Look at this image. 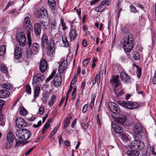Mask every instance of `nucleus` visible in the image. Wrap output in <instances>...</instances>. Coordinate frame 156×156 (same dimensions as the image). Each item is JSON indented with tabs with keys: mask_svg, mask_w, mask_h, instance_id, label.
<instances>
[{
	"mask_svg": "<svg viewBox=\"0 0 156 156\" xmlns=\"http://www.w3.org/2000/svg\"><path fill=\"white\" fill-rule=\"evenodd\" d=\"M16 134L17 138H16V144L23 143L24 141L29 139L31 135L30 132L25 129L22 130L17 129Z\"/></svg>",
	"mask_w": 156,
	"mask_h": 156,
	"instance_id": "obj_1",
	"label": "nucleus"
},
{
	"mask_svg": "<svg viewBox=\"0 0 156 156\" xmlns=\"http://www.w3.org/2000/svg\"><path fill=\"white\" fill-rule=\"evenodd\" d=\"M124 40L123 43V46L124 49L126 52H130L133 46V44L132 42L133 38L131 37L128 35L126 37Z\"/></svg>",
	"mask_w": 156,
	"mask_h": 156,
	"instance_id": "obj_2",
	"label": "nucleus"
},
{
	"mask_svg": "<svg viewBox=\"0 0 156 156\" xmlns=\"http://www.w3.org/2000/svg\"><path fill=\"white\" fill-rule=\"evenodd\" d=\"M118 103L119 105L129 109H135L139 106L138 104L136 102L119 101Z\"/></svg>",
	"mask_w": 156,
	"mask_h": 156,
	"instance_id": "obj_3",
	"label": "nucleus"
},
{
	"mask_svg": "<svg viewBox=\"0 0 156 156\" xmlns=\"http://www.w3.org/2000/svg\"><path fill=\"white\" fill-rule=\"evenodd\" d=\"M39 46L37 43H34L32 47L28 50L27 51V55L29 57H31L35 54H37L39 51Z\"/></svg>",
	"mask_w": 156,
	"mask_h": 156,
	"instance_id": "obj_4",
	"label": "nucleus"
},
{
	"mask_svg": "<svg viewBox=\"0 0 156 156\" xmlns=\"http://www.w3.org/2000/svg\"><path fill=\"white\" fill-rule=\"evenodd\" d=\"M131 146L133 148L135 149L141 150L144 148V143L140 140H135L131 143Z\"/></svg>",
	"mask_w": 156,
	"mask_h": 156,
	"instance_id": "obj_5",
	"label": "nucleus"
},
{
	"mask_svg": "<svg viewBox=\"0 0 156 156\" xmlns=\"http://www.w3.org/2000/svg\"><path fill=\"white\" fill-rule=\"evenodd\" d=\"M45 77L43 75L39 73L35 74L33 77L32 81V84L35 85L41 83L44 80Z\"/></svg>",
	"mask_w": 156,
	"mask_h": 156,
	"instance_id": "obj_6",
	"label": "nucleus"
},
{
	"mask_svg": "<svg viewBox=\"0 0 156 156\" xmlns=\"http://www.w3.org/2000/svg\"><path fill=\"white\" fill-rule=\"evenodd\" d=\"M108 106L110 110L114 114H118L120 112L119 107L117 105L113 102H109L108 104Z\"/></svg>",
	"mask_w": 156,
	"mask_h": 156,
	"instance_id": "obj_7",
	"label": "nucleus"
},
{
	"mask_svg": "<svg viewBox=\"0 0 156 156\" xmlns=\"http://www.w3.org/2000/svg\"><path fill=\"white\" fill-rule=\"evenodd\" d=\"M53 85L56 87H59L62 83V80L61 75L57 74L54 77L53 80L52 81Z\"/></svg>",
	"mask_w": 156,
	"mask_h": 156,
	"instance_id": "obj_8",
	"label": "nucleus"
},
{
	"mask_svg": "<svg viewBox=\"0 0 156 156\" xmlns=\"http://www.w3.org/2000/svg\"><path fill=\"white\" fill-rule=\"evenodd\" d=\"M16 125L19 128L25 127L27 125V123L22 118L18 117L15 121Z\"/></svg>",
	"mask_w": 156,
	"mask_h": 156,
	"instance_id": "obj_9",
	"label": "nucleus"
},
{
	"mask_svg": "<svg viewBox=\"0 0 156 156\" xmlns=\"http://www.w3.org/2000/svg\"><path fill=\"white\" fill-rule=\"evenodd\" d=\"M16 37L20 45L22 46H24L26 43V38L25 35L21 34L18 35Z\"/></svg>",
	"mask_w": 156,
	"mask_h": 156,
	"instance_id": "obj_10",
	"label": "nucleus"
},
{
	"mask_svg": "<svg viewBox=\"0 0 156 156\" xmlns=\"http://www.w3.org/2000/svg\"><path fill=\"white\" fill-rule=\"evenodd\" d=\"M143 126L140 123H137L135 126L133 132L135 134H141L143 132Z\"/></svg>",
	"mask_w": 156,
	"mask_h": 156,
	"instance_id": "obj_11",
	"label": "nucleus"
},
{
	"mask_svg": "<svg viewBox=\"0 0 156 156\" xmlns=\"http://www.w3.org/2000/svg\"><path fill=\"white\" fill-rule=\"evenodd\" d=\"M48 67V65L47 61L44 59L41 60L40 65V70L42 73L44 72L46 70Z\"/></svg>",
	"mask_w": 156,
	"mask_h": 156,
	"instance_id": "obj_12",
	"label": "nucleus"
},
{
	"mask_svg": "<svg viewBox=\"0 0 156 156\" xmlns=\"http://www.w3.org/2000/svg\"><path fill=\"white\" fill-rule=\"evenodd\" d=\"M119 76H115L113 77L111 80V82L113 86L115 88H116L120 84V82L119 80H118Z\"/></svg>",
	"mask_w": 156,
	"mask_h": 156,
	"instance_id": "obj_13",
	"label": "nucleus"
},
{
	"mask_svg": "<svg viewBox=\"0 0 156 156\" xmlns=\"http://www.w3.org/2000/svg\"><path fill=\"white\" fill-rule=\"evenodd\" d=\"M5 104V101L2 100H0V125L3 126L5 124V121L3 119V117L1 114V110L2 107Z\"/></svg>",
	"mask_w": 156,
	"mask_h": 156,
	"instance_id": "obj_14",
	"label": "nucleus"
},
{
	"mask_svg": "<svg viewBox=\"0 0 156 156\" xmlns=\"http://www.w3.org/2000/svg\"><path fill=\"white\" fill-rule=\"evenodd\" d=\"M22 53L21 47L19 45L16 46L15 50V55L16 58L17 59H19L21 56Z\"/></svg>",
	"mask_w": 156,
	"mask_h": 156,
	"instance_id": "obj_15",
	"label": "nucleus"
},
{
	"mask_svg": "<svg viewBox=\"0 0 156 156\" xmlns=\"http://www.w3.org/2000/svg\"><path fill=\"white\" fill-rule=\"evenodd\" d=\"M126 116L124 115H120L116 119V121L120 124H123L127 120Z\"/></svg>",
	"mask_w": 156,
	"mask_h": 156,
	"instance_id": "obj_16",
	"label": "nucleus"
},
{
	"mask_svg": "<svg viewBox=\"0 0 156 156\" xmlns=\"http://www.w3.org/2000/svg\"><path fill=\"white\" fill-rule=\"evenodd\" d=\"M48 37L46 34H44L42 37L41 43L42 46L44 48L48 46Z\"/></svg>",
	"mask_w": 156,
	"mask_h": 156,
	"instance_id": "obj_17",
	"label": "nucleus"
},
{
	"mask_svg": "<svg viewBox=\"0 0 156 156\" xmlns=\"http://www.w3.org/2000/svg\"><path fill=\"white\" fill-rule=\"evenodd\" d=\"M120 77L121 80L126 83L129 82L130 79L129 76L124 72H122L120 73Z\"/></svg>",
	"mask_w": 156,
	"mask_h": 156,
	"instance_id": "obj_18",
	"label": "nucleus"
},
{
	"mask_svg": "<svg viewBox=\"0 0 156 156\" xmlns=\"http://www.w3.org/2000/svg\"><path fill=\"white\" fill-rule=\"evenodd\" d=\"M77 36L76 30L75 29L71 28L69 33V36L71 40H74Z\"/></svg>",
	"mask_w": 156,
	"mask_h": 156,
	"instance_id": "obj_19",
	"label": "nucleus"
},
{
	"mask_svg": "<svg viewBox=\"0 0 156 156\" xmlns=\"http://www.w3.org/2000/svg\"><path fill=\"white\" fill-rule=\"evenodd\" d=\"M10 94V93L5 90H0V98H7Z\"/></svg>",
	"mask_w": 156,
	"mask_h": 156,
	"instance_id": "obj_20",
	"label": "nucleus"
},
{
	"mask_svg": "<svg viewBox=\"0 0 156 156\" xmlns=\"http://www.w3.org/2000/svg\"><path fill=\"white\" fill-rule=\"evenodd\" d=\"M48 3L50 8L53 11H55L56 8V2L54 0H48Z\"/></svg>",
	"mask_w": 156,
	"mask_h": 156,
	"instance_id": "obj_21",
	"label": "nucleus"
},
{
	"mask_svg": "<svg viewBox=\"0 0 156 156\" xmlns=\"http://www.w3.org/2000/svg\"><path fill=\"white\" fill-rule=\"evenodd\" d=\"M34 30L35 33L37 36H39L41 33V29L40 24L38 23H36L34 26Z\"/></svg>",
	"mask_w": 156,
	"mask_h": 156,
	"instance_id": "obj_22",
	"label": "nucleus"
},
{
	"mask_svg": "<svg viewBox=\"0 0 156 156\" xmlns=\"http://www.w3.org/2000/svg\"><path fill=\"white\" fill-rule=\"evenodd\" d=\"M112 127L115 132L117 133H120L123 131L122 128L119 125H112Z\"/></svg>",
	"mask_w": 156,
	"mask_h": 156,
	"instance_id": "obj_23",
	"label": "nucleus"
},
{
	"mask_svg": "<svg viewBox=\"0 0 156 156\" xmlns=\"http://www.w3.org/2000/svg\"><path fill=\"white\" fill-rule=\"evenodd\" d=\"M47 47H48V53L49 55L52 54L54 51L55 46L53 43L49 44Z\"/></svg>",
	"mask_w": 156,
	"mask_h": 156,
	"instance_id": "obj_24",
	"label": "nucleus"
},
{
	"mask_svg": "<svg viewBox=\"0 0 156 156\" xmlns=\"http://www.w3.org/2000/svg\"><path fill=\"white\" fill-rule=\"evenodd\" d=\"M14 138L15 137L13 133L11 131L9 132L7 135V140L13 142Z\"/></svg>",
	"mask_w": 156,
	"mask_h": 156,
	"instance_id": "obj_25",
	"label": "nucleus"
},
{
	"mask_svg": "<svg viewBox=\"0 0 156 156\" xmlns=\"http://www.w3.org/2000/svg\"><path fill=\"white\" fill-rule=\"evenodd\" d=\"M96 97V95L94 93H93L91 95V100L89 104V106L91 109H92L94 105L95 100Z\"/></svg>",
	"mask_w": 156,
	"mask_h": 156,
	"instance_id": "obj_26",
	"label": "nucleus"
},
{
	"mask_svg": "<svg viewBox=\"0 0 156 156\" xmlns=\"http://www.w3.org/2000/svg\"><path fill=\"white\" fill-rule=\"evenodd\" d=\"M140 152L137 151H129L127 152V154L129 156H138Z\"/></svg>",
	"mask_w": 156,
	"mask_h": 156,
	"instance_id": "obj_27",
	"label": "nucleus"
},
{
	"mask_svg": "<svg viewBox=\"0 0 156 156\" xmlns=\"http://www.w3.org/2000/svg\"><path fill=\"white\" fill-rule=\"evenodd\" d=\"M24 25L27 27L30 28L31 27L30 19L28 17H26L24 20Z\"/></svg>",
	"mask_w": 156,
	"mask_h": 156,
	"instance_id": "obj_28",
	"label": "nucleus"
},
{
	"mask_svg": "<svg viewBox=\"0 0 156 156\" xmlns=\"http://www.w3.org/2000/svg\"><path fill=\"white\" fill-rule=\"evenodd\" d=\"M114 90L115 94H117V97H119L121 96L123 93V90L122 88L120 89L119 90L117 88H114Z\"/></svg>",
	"mask_w": 156,
	"mask_h": 156,
	"instance_id": "obj_29",
	"label": "nucleus"
},
{
	"mask_svg": "<svg viewBox=\"0 0 156 156\" xmlns=\"http://www.w3.org/2000/svg\"><path fill=\"white\" fill-rule=\"evenodd\" d=\"M100 76L98 74H97L95 76L94 80L93 81V85L96 82L97 84L98 85H99L100 82Z\"/></svg>",
	"mask_w": 156,
	"mask_h": 156,
	"instance_id": "obj_30",
	"label": "nucleus"
},
{
	"mask_svg": "<svg viewBox=\"0 0 156 156\" xmlns=\"http://www.w3.org/2000/svg\"><path fill=\"white\" fill-rule=\"evenodd\" d=\"M56 99V96L55 95H53L49 100L48 105L51 106H52L54 104Z\"/></svg>",
	"mask_w": 156,
	"mask_h": 156,
	"instance_id": "obj_31",
	"label": "nucleus"
},
{
	"mask_svg": "<svg viewBox=\"0 0 156 156\" xmlns=\"http://www.w3.org/2000/svg\"><path fill=\"white\" fill-rule=\"evenodd\" d=\"M40 92V87L38 85H37L36 87H35V88L34 94V98H37L38 97V94Z\"/></svg>",
	"mask_w": 156,
	"mask_h": 156,
	"instance_id": "obj_32",
	"label": "nucleus"
},
{
	"mask_svg": "<svg viewBox=\"0 0 156 156\" xmlns=\"http://www.w3.org/2000/svg\"><path fill=\"white\" fill-rule=\"evenodd\" d=\"M0 69L2 72L7 74L8 73L6 66L3 64H0Z\"/></svg>",
	"mask_w": 156,
	"mask_h": 156,
	"instance_id": "obj_33",
	"label": "nucleus"
},
{
	"mask_svg": "<svg viewBox=\"0 0 156 156\" xmlns=\"http://www.w3.org/2000/svg\"><path fill=\"white\" fill-rule=\"evenodd\" d=\"M133 58L135 60H138L140 58V55L136 51H133L132 54Z\"/></svg>",
	"mask_w": 156,
	"mask_h": 156,
	"instance_id": "obj_34",
	"label": "nucleus"
},
{
	"mask_svg": "<svg viewBox=\"0 0 156 156\" xmlns=\"http://www.w3.org/2000/svg\"><path fill=\"white\" fill-rule=\"evenodd\" d=\"M64 65L62 63L59 66L58 71L60 73H63L66 68V65L64 64Z\"/></svg>",
	"mask_w": 156,
	"mask_h": 156,
	"instance_id": "obj_35",
	"label": "nucleus"
},
{
	"mask_svg": "<svg viewBox=\"0 0 156 156\" xmlns=\"http://www.w3.org/2000/svg\"><path fill=\"white\" fill-rule=\"evenodd\" d=\"M56 22L55 20H51L49 23V26L51 30L55 29L56 27Z\"/></svg>",
	"mask_w": 156,
	"mask_h": 156,
	"instance_id": "obj_36",
	"label": "nucleus"
},
{
	"mask_svg": "<svg viewBox=\"0 0 156 156\" xmlns=\"http://www.w3.org/2000/svg\"><path fill=\"white\" fill-rule=\"evenodd\" d=\"M6 47L4 45L0 47V56L3 55L6 53Z\"/></svg>",
	"mask_w": 156,
	"mask_h": 156,
	"instance_id": "obj_37",
	"label": "nucleus"
},
{
	"mask_svg": "<svg viewBox=\"0 0 156 156\" xmlns=\"http://www.w3.org/2000/svg\"><path fill=\"white\" fill-rule=\"evenodd\" d=\"M62 39L63 44L66 47L69 46V44L67 41V38L65 35H63L62 37Z\"/></svg>",
	"mask_w": 156,
	"mask_h": 156,
	"instance_id": "obj_38",
	"label": "nucleus"
},
{
	"mask_svg": "<svg viewBox=\"0 0 156 156\" xmlns=\"http://www.w3.org/2000/svg\"><path fill=\"white\" fill-rule=\"evenodd\" d=\"M20 112V113L23 115H25L27 114V110L23 107H21Z\"/></svg>",
	"mask_w": 156,
	"mask_h": 156,
	"instance_id": "obj_39",
	"label": "nucleus"
},
{
	"mask_svg": "<svg viewBox=\"0 0 156 156\" xmlns=\"http://www.w3.org/2000/svg\"><path fill=\"white\" fill-rule=\"evenodd\" d=\"M60 22L62 25L63 30H65L67 29V27L66 26V23L64 22V20L62 18H61V19Z\"/></svg>",
	"mask_w": 156,
	"mask_h": 156,
	"instance_id": "obj_40",
	"label": "nucleus"
},
{
	"mask_svg": "<svg viewBox=\"0 0 156 156\" xmlns=\"http://www.w3.org/2000/svg\"><path fill=\"white\" fill-rule=\"evenodd\" d=\"M40 25H41V26H43L44 27V29H46L47 28V27L48 26L47 23L46 22H45V21H44L43 20H40Z\"/></svg>",
	"mask_w": 156,
	"mask_h": 156,
	"instance_id": "obj_41",
	"label": "nucleus"
},
{
	"mask_svg": "<svg viewBox=\"0 0 156 156\" xmlns=\"http://www.w3.org/2000/svg\"><path fill=\"white\" fill-rule=\"evenodd\" d=\"M13 142L8 141L6 144V149H10L12 147Z\"/></svg>",
	"mask_w": 156,
	"mask_h": 156,
	"instance_id": "obj_42",
	"label": "nucleus"
},
{
	"mask_svg": "<svg viewBox=\"0 0 156 156\" xmlns=\"http://www.w3.org/2000/svg\"><path fill=\"white\" fill-rule=\"evenodd\" d=\"M55 73L56 72L55 71H53L51 75H50L48 78H47L45 81L46 82H48L50 80L52 79L54 76L55 75Z\"/></svg>",
	"mask_w": 156,
	"mask_h": 156,
	"instance_id": "obj_43",
	"label": "nucleus"
},
{
	"mask_svg": "<svg viewBox=\"0 0 156 156\" xmlns=\"http://www.w3.org/2000/svg\"><path fill=\"white\" fill-rule=\"evenodd\" d=\"M58 129V127L57 126L55 127L52 131L51 132L49 138H51L52 136L57 131Z\"/></svg>",
	"mask_w": 156,
	"mask_h": 156,
	"instance_id": "obj_44",
	"label": "nucleus"
},
{
	"mask_svg": "<svg viewBox=\"0 0 156 156\" xmlns=\"http://www.w3.org/2000/svg\"><path fill=\"white\" fill-rule=\"evenodd\" d=\"M136 66L137 67V70L136 71L137 76L138 78H140L141 76V69L140 68L138 67L137 66Z\"/></svg>",
	"mask_w": 156,
	"mask_h": 156,
	"instance_id": "obj_45",
	"label": "nucleus"
},
{
	"mask_svg": "<svg viewBox=\"0 0 156 156\" xmlns=\"http://www.w3.org/2000/svg\"><path fill=\"white\" fill-rule=\"evenodd\" d=\"M130 9L131 12L136 13L137 12L136 8L133 5L130 6Z\"/></svg>",
	"mask_w": 156,
	"mask_h": 156,
	"instance_id": "obj_46",
	"label": "nucleus"
},
{
	"mask_svg": "<svg viewBox=\"0 0 156 156\" xmlns=\"http://www.w3.org/2000/svg\"><path fill=\"white\" fill-rule=\"evenodd\" d=\"M26 92L28 94L31 93V88L29 84H27L26 87Z\"/></svg>",
	"mask_w": 156,
	"mask_h": 156,
	"instance_id": "obj_47",
	"label": "nucleus"
},
{
	"mask_svg": "<svg viewBox=\"0 0 156 156\" xmlns=\"http://www.w3.org/2000/svg\"><path fill=\"white\" fill-rule=\"evenodd\" d=\"M68 119H65V123L63 126V129H65L67 127L70 123V120H68Z\"/></svg>",
	"mask_w": 156,
	"mask_h": 156,
	"instance_id": "obj_48",
	"label": "nucleus"
},
{
	"mask_svg": "<svg viewBox=\"0 0 156 156\" xmlns=\"http://www.w3.org/2000/svg\"><path fill=\"white\" fill-rule=\"evenodd\" d=\"M104 9L102 6L100 5L98 6L95 9V11L97 12H101L103 11Z\"/></svg>",
	"mask_w": 156,
	"mask_h": 156,
	"instance_id": "obj_49",
	"label": "nucleus"
},
{
	"mask_svg": "<svg viewBox=\"0 0 156 156\" xmlns=\"http://www.w3.org/2000/svg\"><path fill=\"white\" fill-rule=\"evenodd\" d=\"M44 108L43 106H41L39 109V113L40 115H42L44 113Z\"/></svg>",
	"mask_w": 156,
	"mask_h": 156,
	"instance_id": "obj_50",
	"label": "nucleus"
},
{
	"mask_svg": "<svg viewBox=\"0 0 156 156\" xmlns=\"http://www.w3.org/2000/svg\"><path fill=\"white\" fill-rule=\"evenodd\" d=\"M136 135V136H135V140H139L142 139V136L140 134Z\"/></svg>",
	"mask_w": 156,
	"mask_h": 156,
	"instance_id": "obj_51",
	"label": "nucleus"
},
{
	"mask_svg": "<svg viewBox=\"0 0 156 156\" xmlns=\"http://www.w3.org/2000/svg\"><path fill=\"white\" fill-rule=\"evenodd\" d=\"M34 16L37 18H40L41 16V12L39 11H36L34 13Z\"/></svg>",
	"mask_w": 156,
	"mask_h": 156,
	"instance_id": "obj_52",
	"label": "nucleus"
},
{
	"mask_svg": "<svg viewBox=\"0 0 156 156\" xmlns=\"http://www.w3.org/2000/svg\"><path fill=\"white\" fill-rule=\"evenodd\" d=\"M81 125L82 128L85 129H86L88 127L89 124L88 123L86 124L84 123H82L81 124Z\"/></svg>",
	"mask_w": 156,
	"mask_h": 156,
	"instance_id": "obj_53",
	"label": "nucleus"
},
{
	"mask_svg": "<svg viewBox=\"0 0 156 156\" xmlns=\"http://www.w3.org/2000/svg\"><path fill=\"white\" fill-rule=\"evenodd\" d=\"M41 11L43 13V15L45 17H47L48 16V14L47 11L46 9H43Z\"/></svg>",
	"mask_w": 156,
	"mask_h": 156,
	"instance_id": "obj_54",
	"label": "nucleus"
},
{
	"mask_svg": "<svg viewBox=\"0 0 156 156\" xmlns=\"http://www.w3.org/2000/svg\"><path fill=\"white\" fill-rule=\"evenodd\" d=\"M2 86L4 88L7 89H9L12 88V86L6 83L3 84Z\"/></svg>",
	"mask_w": 156,
	"mask_h": 156,
	"instance_id": "obj_55",
	"label": "nucleus"
},
{
	"mask_svg": "<svg viewBox=\"0 0 156 156\" xmlns=\"http://www.w3.org/2000/svg\"><path fill=\"white\" fill-rule=\"evenodd\" d=\"M51 122V120L50 119H48V122L44 125V127H45L47 129L50 126V124Z\"/></svg>",
	"mask_w": 156,
	"mask_h": 156,
	"instance_id": "obj_56",
	"label": "nucleus"
},
{
	"mask_svg": "<svg viewBox=\"0 0 156 156\" xmlns=\"http://www.w3.org/2000/svg\"><path fill=\"white\" fill-rule=\"evenodd\" d=\"M90 58H88L87 59H85L83 62V65L84 66H86L89 62Z\"/></svg>",
	"mask_w": 156,
	"mask_h": 156,
	"instance_id": "obj_57",
	"label": "nucleus"
},
{
	"mask_svg": "<svg viewBox=\"0 0 156 156\" xmlns=\"http://www.w3.org/2000/svg\"><path fill=\"white\" fill-rule=\"evenodd\" d=\"M28 39V42L27 43V45L28 46L29 49L30 48L31 46V38H27Z\"/></svg>",
	"mask_w": 156,
	"mask_h": 156,
	"instance_id": "obj_58",
	"label": "nucleus"
},
{
	"mask_svg": "<svg viewBox=\"0 0 156 156\" xmlns=\"http://www.w3.org/2000/svg\"><path fill=\"white\" fill-rule=\"evenodd\" d=\"M41 120L39 121L37 123V124H34L33 125V126L35 128L39 127L41 125Z\"/></svg>",
	"mask_w": 156,
	"mask_h": 156,
	"instance_id": "obj_59",
	"label": "nucleus"
},
{
	"mask_svg": "<svg viewBox=\"0 0 156 156\" xmlns=\"http://www.w3.org/2000/svg\"><path fill=\"white\" fill-rule=\"evenodd\" d=\"M35 147V146L34 147L32 148H31L28 151H27L25 153V154L26 156L28 155L33 150V149Z\"/></svg>",
	"mask_w": 156,
	"mask_h": 156,
	"instance_id": "obj_60",
	"label": "nucleus"
},
{
	"mask_svg": "<svg viewBox=\"0 0 156 156\" xmlns=\"http://www.w3.org/2000/svg\"><path fill=\"white\" fill-rule=\"evenodd\" d=\"M100 0H93L91 1L90 4V5H92L95 4L96 3H97Z\"/></svg>",
	"mask_w": 156,
	"mask_h": 156,
	"instance_id": "obj_61",
	"label": "nucleus"
},
{
	"mask_svg": "<svg viewBox=\"0 0 156 156\" xmlns=\"http://www.w3.org/2000/svg\"><path fill=\"white\" fill-rule=\"evenodd\" d=\"M121 135L122 138L125 140H126L128 139V136L126 134L123 133L121 134Z\"/></svg>",
	"mask_w": 156,
	"mask_h": 156,
	"instance_id": "obj_62",
	"label": "nucleus"
},
{
	"mask_svg": "<svg viewBox=\"0 0 156 156\" xmlns=\"http://www.w3.org/2000/svg\"><path fill=\"white\" fill-rule=\"evenodd\" d=\"M87 104L84 105L82 109V111L83 113H85L87 109Z\"/></svg>",
	"mask_w": 156,
	"mask_h": 156,
	"instance_id": "obj_63",
	"label": "nucleus"
},
{
	"mask_svg": "<svg viewBox=\"0 0 156 156\" xmlns=\"http://www.w3.org/2000/svg\"><path fill=\"white\" fill-rule=\"evenodd\" d=\"M85 86V82L83 81L82 82L81 85V89L83 91L84 89V87Z\"/></svg>",
	"mask_w": 156,
	"mask_h": 156,
	"instance_id": "obj_64",
	"label": "nucleus"
}]
</instances>
